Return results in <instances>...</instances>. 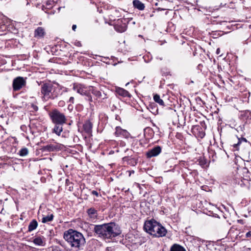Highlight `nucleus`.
Segmentation results:
<instances>
[{"mask_svg":"<svg viewBox=\"0 0 251 251\" xmlns=\"http://www.w3.org/2000/svg\"><path fill=\"white\" fill-rule=\"evenodd\" d=\"M54 216L52 214H50L47 216H43L42 219V222L43 223H47L51 222L53 219Z\"/></svg>","mask_w":251,"mask_h":251,"instance_id":"aec40b11","label":"nucleus"},{"mask_svg":"<svg viewBox=\"0 0 251 251\" xmlns=\"http://www.w3.org/2000/svg\"><path fill=\"white\" fill-rule=\"evenodd\" d=\"M161 148L160 146H156L147 152V156L148 158L156 156L160 153Z\"/></svg>","mask_w":251,"mask_h":251,"instance_id":"6e6552de","label":"nucleus"},{"mask_svg":"<svg viewBox=\"0 0 251 251\" xmlns=\"http://www.w3.org/2000/svg\"><path fill=\"white\" fill-rule=\"evenodd\" d=\"M52 122L55 124H63L66 122V118L64 114L57 109L52 110L49 114Z\"/></svg>","mask_w":251,"mask_h":251,"instance_id":"39448f33","label":"nucleus"},{"mask_svg":"<svg viewBox=\"0 0 251 251\" xmlns=\"http://www.w3.org/2000/svg\"><path fill=\"white\" fill-rule=\"evenodd\" d=\"M59 89L51 83H44L41 85V93L43 95L42 99L47 101L49 99H54L59 95Z\"/></svg>","mask_w":251,"mask_h":251,"instance_id":"20e7f679","label":"nucleus"},{"mask_svg":"<svg viewBox=\"0 0 251 251\" xmlns=\"http://www.w3.org/2000/svg\"><path fill=\"white\" fill-rule=\"evenodd\" d=\"M76 28V25H73L72 26V29L74 30V31H75V29Z\"/></svg>","mask_w":251,"mask_h":251,"instance_id":"72a5a7b5","label":"nucleus"},{"mask_svg":"<svg viewBox=\"0 0 251 251\" xmlns=\"http://www.w3.org/2000/svg\"><path fill=\"white\" fill-rule=\"evenodd\" d=\"M59 149L58 145H54L52 144L48 145L42 147V151H56Z\"/></svg>","mask_w":251,"mask_h":251,"instance_id":"ddd939ff","label":"nucleus"},{"mask_svg":"<svg viewBox=\"0 0 251 251\" xmlns=\"http://www.w3.org/2000/svg\"><path fill=\"white\" fill-rule=\"evenodd\" d=\"M153 100L156 102L158 103L160 105H164V102L163 100L160 99L159 95L158 94H155L154 95Z\"/></svg>","mask_w":251,"mask_h":251,"instance_id":"5701e85b","label":"nucleus"},{"mask_svg":"<svg viewBox=\"0 0 251 251\" xmlns=\"http://www.w3.org/2000/svg\"><path fill=\"white\" fill-rule=\"evenodd\" d=\"M116 92L118 95L124 97L130 98L131 96L130 94L127 91L120 87L117 88L116 89Z\"/></svg>","mask_w":251,"mask_h":251,"instance_id":"4468645a","label":"nucleus"},{"mask_svg":"<svg viewBox=\"0 0 251 251\" xmlns=\"http://www.w3.org/2000/svg\"><path fill=\"white\" fill-rule=\"evenodd\" d=\"M128 172L129 173L128 175L130 176H131V174H134L135 172H134V171L132 170V171H128Z\"/></svg>","mask_w":251,"mask_h":251,"instance_id":"2f4dec72","label":"nucleus"},{"mask_svg":"<svg viewBox=\"0 0 251 251\" xmlns=\"http://www.w3.org/2000/svg\"><path fill=\"white\" fill-rule=\"evenodd\" d=\"M73 90L77 93L86 97V99L90 102H92V98L89 92V87H87L80 84H74Z\"/></svg>","mask_w":251,"mask_h":251,"instance_id":"423d86ee","label":"nucleus"},{"mask_svg":"<svg viewBox=\"0 0 251 251\" xmlns=\"http://www.w3.org/2000/svg\"><path fill=\"white\" fill-rule=\"evenodd\" d=\"M92 194L97 196V197H98L99 196V193L97 191H95V190H93L92 192Z\"/></svg>","mask_w":251,"mask_h":251,"instance_id":"c85d7f7f","label":"nucleus"},{"mask_svg":"<svg viewBox=\"0 0 251 251\" xmlns=\"http://www.w3.org/2000/svg\"><path fill=\"white\" fill-rule=\"evenodd\" d=\"M68 102L70 103H74V97H71L69 99Z\"/></svg>","mask_w":251,"mask_h":251,"instance_id":"cd10ccee","label":"nucleus"},{"mask_svg":"<svg viewBox=\"0 0 251 251\" xmlns=\"http://www.w3.org/2000/svg\"><path fill=\"white\" fill-rule=\"evenodd\" d=\"M32 107L35 111H37L38 109V107L34 105H32Z\"/></svg>","mask_w":251,"mask_h":251,"instance_id":"473e14b6","label":"nucleus"},{"mask_svg":"<svg viewBox=\"0 0 251 251\" xmlns=\"http://www.w3.org/2000/svg\"><path fill=\"white\" fill-rule=\"evenodd\" d=\"M170 251H186L185 249L178 244H174L171 248Z\"/></svg>","mask_w":251,"mask_h":251,"instance_id":"6ab92c4d","label":"nucleus"},{"mask_svg":"<svg viewBox=\"0 0 251 251\" xmlns=\"http://www.w3.org/2000/svg\"><path fill=\"white\" fill-rule=\"evenodd\" d=\"M25 80L21 76L15 78L13 81V88L14 91H18L25 85Z\"/></svg>","mask_w":251,"mask_h":251,"instance_id":"0eeeda50","label":"nucleus"},{"mask_svg":"<svg viewBox=\"0 0 251 251\" xmlns=\"http://www.w3.org/2000/svg\"><path fill=\"white\" fill-rule=\"evenodd\" d=\"M87 213L89 218L92 221H94L97 219L98 212L94 208H90L87 210Z\"/></svg>","mask_w":251,"mask_h":251,"instance_id":"9b49d317","label":"nucleus"},{"mask_svg":"<svg viewBox=\"0 0 251 251\" xmlns=\"http://www.w3.org/2000/svg\"><path fill=\"white\" fill-rule=\"evenodd\" d=\"M64 238L72 247L78 250L82 249L85 243L83 235L72 229L64 232Z\"/></svg>","mask_w":251,"mask_h":251,"instance_id":"f03ea898","label":"nucleus"},{"mask_svg":"<svg viewBox=\"0 0 251 251\" xmlns=\"http://www.w3.org/2000/svg\"><path fill=\"white\" fill-rule=\"evenodd\" d=\"M58 106H60V107H63L65 105V101H63V100H60L59 102H58Z\"/></svg>","mask_w":251,"mask_h":251,"instance_id":"bb28decb","label":"nucleus"},{"mask_svg":"<svg viewBox=\"0 0 251 251\" xmlns=\"http://www.w3.org/2000/svg\"><path fill=\"white\" fill-rule=\"evenodd\" d=\"M134 7L140 10H143L145 8V5L139 0H134L133 1Z\"/></svg>","mask_w":251,"mask_h":251,"instance_id":"dca6fc26","label":"nucleus"},{"mask_svg":"<svg viewBox=\"0 0 251 251\" xmlns=\"http://www.w3.org/2000/svg\"><path fill=\"white\" fill-rule=\"evenodd\" d=\"M144 228L147 232L155 237L165 236L167 233L166 228L154 220L146 221Z\"/></svg>","mask_w":251,"mask_h":251,"instance_id":"7ed1b4c3","label":"nucleus"},{"mask_svg":"<svg viewBox=\"0 0 251 251\" xmlns=\"http://www.w3.org/2000/svg\"><path fill=\"white\" fill-rule=\"evenodd\" d=\"M33 242L35 245L38 246H44L45 245V241L40 237L35 238Z\"/></svg>","mask_w":251,"mask_h":251,"instance_id":"412c9836","label":"nucleus"},{"mask_svg":"<svg viewBox=\"0 0 251 251\" xmlns=\"http://www.w3.org/2000/svg\"><path fill=\"white\" fill-rule=\"evenodd\" d=\"M251 236V231L248 232L246 234V237L247 238H249Z\"/></svg>","mask_w":251,"mask_h":251,"instance_id":"7c9ffc66","label":"nucleus"},{"mask_svg":"<svg viewBox=\"0 0 251 251\" xmlns=\"http://www.w3.org/2000/svg\"><path fill=\"white\" fill-rule=\"evenodd\" d=\"M46 34L45 29L43 27H38L34 30V36L36 38H42Z\"/></svg>","mask_w":251,"mask_h":251,"instance_id":"1a4fd4ad","label":"nucleus"},{"mask_svg":"<svg viewBox=\"0 0 251 251\" xmlns=\"http://www.w3.org/2000/svg\"><path fill=\"white\" fill-rule=\"evenodd\" d=\"M115 29L119 32H123L126 30V26L125 25H120L117 24L114 26Z\"/></svg>","mask_w":251,"mask_h":251,"instance_id":"4be33fe9","label":"nucleus"},{"mask_svg":"<svg viewBox=\"0 0 251 251\" xmlns=\"http://www.w3.org/2000/svg\"><path fill=\"white\" fill-rule=\"evenodd\" d=\"M63 124H56L52 129V132L55 133L58 136H60L63 131Z\"/></svg>","mask_w":251,"mask_h":251,"instance_id":"2eb2a0df","label":"nucleus"},{"mask_svg":"<svg viewBox=\"0 0 251 251\" xmlns=\"http://www.w3.org/2000/svg\"><path fill=\"white\" fill-rule=\"evenodd\" d=\"M238 223H241V224H243V221H242V220H238Z\"/></svg>","mask_w":251,"mask_h":251,"instance_id":"e433bc0d","label":"nucleus"},{"mask_svg":"<svg viewBox=\"0 0 251 251\" xmlns=\"http://www.w3.org/2000/svg\"><path fill=\"white\" fill-rule=\"evenodd\" d=\"M115 135L116 136H122L125 138H128L129 133L125 129H123L120 126H117L115 128Z\"/></svg>","mask_w":251,"mask_h":251,"instance_id":"9d476101","label":"nucleus"},{"mask_svg":"<svg viewBox=\"0 0 251 251\" xmlns=\"http://www.w3.org/2000/svg\"><path fill=\"white\" fill-rule=\"evenodd\" d=\"M216 52L217 54H219V52H220V49H218L216 50Z\"/></svg>","mask_w":251,"mask_h":251,"instance_id":"4c0bfd02","label":"nucleus"},{"mask_svg":"<svg viewBox=\"0 0 251 251\" xmlns=\"http://www.w3.org/2000/svg\"><path fill=\"white\" fill-rule=\"evenodd\" d=\"M28 153V150L27 148H24L22 149L19 151V154L21 156H25Z\"/></svg>","mask_w":251,"mask_h":251,"instance_id":"b1692460","label":"nucleus"},{"mask_svg":"<svg viewBox=\"0 0 251 251\" xmlns=\"http://www.w3.org/2000/svg\"><path fill=\"white\" fill-rule=\"evenodd\" d=\"M241 144V140H240V139H238V142L237 144H234L233 145V147L236 150H238V146H239V145Z\"/></svg>","mask_w":251,"mask_h":251,"instance_id":"a878e982","label":"nucleus"},{"mask_svg":"<svg viewBox=\"0 0 251 251\" xmlns=\"http://www.w3.org/2000/svg\"><path fill=\"white\" fill-rule=\"evenodd\" d=\"M240 140H241V142L242 141H245V142H247V140H246L245 138H241V139H240Z\"/></svg>","mask_w":251,"mask_h":251,"instance_id":"f704fd0d","label":"nucleus"},{"mask_svg":"<svg viewBox=\"0 0 251 251\" xmlns=\"http://www.w3.org/2000/svg\"><path fill=\"white\" fill-rule=\"evenodd\" d=\"M199 164L200 165L202 166V167H204V166L206 165V160L204 159V158H201L200 159V161H199Z\"/></svg>","mask_w":251,"mask_h":251,"instance_id":"393cba45","label":"nucleus"},{"mask_svg":"<svg viewBox=\"0 0 251 251\" xmlns=\"http://www.w3.org/2000/svg\"><path fill=\"white\" fill-rule=\"evenodd\" d=\"M75 45L77 47H81V44L80 42H75Z\"/></svg>","mask_w":251,"mask_h":251,"instance_id":"c756f323","label":"nucleus"},{"mask_svg":"<svg viewBox=\"0 0 251 251\" xmlns=\"http://www.w3.org/2000/svg\"><path fill=\"white\" fill-rule=\"evenodd\" d=\"M89 92L90 93L91 92L97 98H100L101 96V92L93 86H89Z\"/></svg>","mask_w":251,"mask_h":251,"instance_id":"a211bd4d","label":"nucleus"},{"mask_svg":"<svg viewBox=\"0 0 251 251\" xmlns=\"http://www.w3.org/2000/svg\"><path fill=\"white\" fill-rule=\"evenodd\" d=\"M156 10L157 11H161V10H164L165 9H163V8H158Z\"/></svg>","mask_w":251,"mask_h":251,"instance_id":"c9c22d12","label":"nucleus"},{"mask_svg":"<svg viewBox=\"0 0 251 251\" xmlns=\"http://www.w3.org/2000/svg\"><path fill=\"white\" fill-rule=\"evenodd\" d=\"M94 230L98 236L102 239H111L121 233L119 226L114 223L95 225Z\"/></svg>","mask_w":251,"mask_h":251,"instance_id":"f257e3e1","label":"nucleus"},{"mask_svg":"<svg viewBox=\"0 0 251 251\" xmlns=\"http://www.w3.org/2000/svg\"><path fill=\"white\" fill-rule=\"evenodd\" d=\"M93 125L89 121H86L83 126L84 130L88 134H90L92 131Z\"/></svg>","mask_w":251,"mask_h":251,"instance_id":"f8f14e48","label":"nucleus"},{"mask_svg":"<svg viewBox=\"0 0 251 251\" xmlns=\"http://www.w3.org/2000/svg\"><path fill=\"white\" fill-rule=\"evenodd\" d=\"M38 226V223L36 220H32L29 223L28 231L31 232L35 229Z\"/></svg>","mask_w":251,"mask_h":251,"instance_id":"f3484780","label":"nucleus"}]
</instances>
